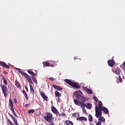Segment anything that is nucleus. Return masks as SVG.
Instances as JSON below:
<instances>
[{
	"label": "nucleus",
	"mask_w": 125,
	"mask_h": 125,
	"mask_svg": "<svg viewBox=\"0 0 125 125\" xmlns=\"http://www.w3.org/2000/svg\"><path fill=\"white\" fill-rule=\"evenodd\" d=\"M64 82L66 83L69 84V85H71V86H72V87H75V88L78 89L81 88V85H80V84L79 83L73 82L69 79L64 80Z\"/></svg>",
	"instance_id": "obj_1"
},
{
	"label": "nucleus",
	"mask_w": 125,
	"mask_h": 125,
	"mask_svg": "<svg viewBox=\"0 0 125 125\" xmlns=\"http://www.w3.org/2000/svg\"><path fill=\"white\" fill-rule=\"evenodd\" d=\"M46 116L43 117V119H44L45 121H46L47 122H51V121H53L52 114L50 113V112L46 113Z\"/></svg>",
	"instance_id": "obj_2"
},
{
	"label": "nucleus",
	"mask_w": 125,
	"mask_h": 125,
	"mask_svg": "<svg viewBox=\"0 0 125 125\" xmlns=\"http://www.w3.org/2000/svg\"><path fill=\"white\" fill-rule=\"evenodd\" d=\"M95 117L97 118H100L102 116V111L98 108V106L96 105L95 107Z\"/></svg>",
	"instance_id": "obj_3"
},
{
	"label": "nucleus",
	"mask_w": 125,
	"mask_h": 125,
	"mask_svg": "<svg viewBox=\"0 0 125 125\" xmlns=\"http://www.w3.org/2000/svg\"><path fill=\"white\" fill-rule=\"evenodd\" d=\"M1 89L4 94L5 97H7V87L4 84H1Z\"/></svg>",
	"instance_id": "obj_4"
},
{
	"label": "nucleus",
	"mask_w": 125,
	"mask_h": 125,
	"mask_svg": "<svg viewBox=\"0 0 125 125\" xmlns=\"http://www.w3.org/2000/svg\"><path fill=\"white\" fill-rule=\"evenodd\" d=\"M21 75L24 76L26 80H27L28 83H31V84H33V81H32V79H31V77L29 76V75H27V73L25 72L21 73Z\"/></svg>",
	"instance_id": "obj_5"
},
{
	"label": "nucleus",
	"mask_w": 125,
	"mask_h": 125,
	"mask_svg": "<svg viewBox=\"0 0 125 125\" xmlns=\"http://www.w3.org/2000/svg\"><path fill=\"white\" fill-rule=\"evenodd\" d=\"M74 102L75 105H77V106H81V107H83V106H86L85 104L82 103V102H81L77 99H74Z\"/></svg>",
	"instance_id": "obj_6"
},
{
	"label": "nucleus",
	"mask_w": 125,
	"mask_h": 125,
	"mask_svg": "<svg viewBox=\"0 0 125 125\" xmlns=\"http://www.w3.org/2000/svg\"><path fill=\"white\" fill-rule=\"evenodd\" d=\"M74 94H75V95L76 96V98H77L78 99H80V98H81L82 96H83L82 95V94H83V92L80 90L76 91L74 92Z\"/></svg>",
	"instance_id": "obj_7"
},
{
	"label": "nucleus",
	"mask_w": 125,
	"mask_h": 125,
	"mask_svg": "<svg viewBox=\"0 0 125 125\" xmlns=\"http://www.w3.org/2000/svg\"><path fill=\"white\" fill-rule=\"evenodd\" d=\"M76 120L79 122H83V121H84V122H87V118L85 117H79L77 118Z\"/></svg>",
	"instance_id": "obj_8"
},
{
	"label": "nucleus",
	"mask_w": 125,
	"mask_h": 125,
	"mask_svg": "<svg viewBox=\"0 0 125 125\" xmlns=\"http://www.w3.org/2000/svg\"><path fill=\"white\" fill-rule=\"evenodd\" d=\"M9 115L11 118H12L13 120V122H14V124H15V125H19V124H18V122H17V119H16V118H15L13 117V115L12 114L9 113Z\"/></svg>",
	"instance_id": "obj_9"
},
{
	"label": "nucleus",
	"mask_w": 125,
	"mask_h": 125,
	"mask_svg": "<svg viewBox=\"0 0 125 125\" xmlns=\"http://www.w3.org/2000/svg\"><path fill=\"white\" fill-rule=\"evenodd\" d=\"M116 62L113 59L109 60L108 62V64L110 67H113L115 65Z\"/></svg>",
	"instance_id": "obj_10"
},
{
	"label": "nucleus",
	"mask_w": 125,
	"mask_h": 125,
	"mask_svg": "<svg viewBox=\"0 0 125 125\" xmlns=\"http://www.w3.org/2000/svg\"><path fill=\"white\" fill-rule=\"evenodd\" d=\"M83 90H84L85 91H86L87 93L89 94H92L93 93V92H92V90L90 89H88L86 88V87H83Z\"/></svg>",
	"instance_id": "obj_11"
},
{
	"label": "nucleus",
	"mask_w": 125,
	"mask_h": 125,
	"mask_svg": "<svg viewBox=\"0 0 125 125\" xmlns=\"http://www.w3.org/2000/svg\"><path fill=\"white\" fill-rule=\"evenodd\" d=\"M40 94L41 96L42 97L43 99H44V100L47 101L48 99V97L45 95V94H44V93L42 92H40Z\"/></svg>",
	"instance_id": "obj_12"
},
{
	"label": "nucleus",
	"mask_w": 125,
	"mask_h": 125,
	"mask_svg": "<svg viewBox=\"0 0 125 125\" xmlns=\"http://www.w3.org/2000/svg\"><path fill=\"white\" fill-rule=\"evenodd\" d=\"M0 66H1L4 68H7V69H9L10 68L9 66L7 65V64H6L5 62H0Z\"/></svg>",
	"instance_id": "obj_13"
},
{
	"label": "nucleus",
	"mask_w": 125,
	"mask_h": 125,
	"mask_svg": "<svg viewBox=\"0 0 125 125\" xmlns=\"http://www.w3.org/2000/svg\"><path fill=\"white\" fill-rule=\"evenodd\" d=\"M81 101L83 102V103H84V102H86V101H88V100H89V98H86L84 96H82L81 97Z\"/></svg>",
	"instance_id": "obj_14"
},
{
	"label": "nucleus",
	"mask_w": 125,
	"mask_h": 125,
	"mask_svg": "<svg viewBox=\"0 0 125 125\" xmlns=\"http://www.w3.org/2000/svg\"><path fill=\"white\" fill-rule=\"evenodd\" d=\"M9 107L10 109L14 108V105H13V103L12 102V100H11V99L10 98L9 100Z\"/></svg>",
	"instance_id": "obj_15"
},
{
	"label": "nucleus",
	"mask_w": 125,
	"mask_h": 125,
	"mask_svg": "<svg viewBox=\"0 0 125 125\" xmlns=\"http://www.w3.org/2000/svg\"><path fill=\"white\" fill-rule=\"evenodd\" d=\"M112 71L113 72H114V73H115V74H116V75H117L118 76H120V75L121 74V70L118 67H117V69H116L115 70L112 69Z\"/></svg>",
	"instance_id": "obj_16"
},
{
	"label": "nucleus",
	"mask_w": 125,
	"mask_h": 125,
	"mask_svg": "<svg viewBox=\"0 0 125 125\" xmlns=\"http://www.w3.org/2000/svg\"><path fill=\"white\" fill-rule=\"evenodd\" d=\"M101 110L103 111L105 114H109V110H108L107 108L103 107L102 109H100Z\"/></svg>",
	"instance_id": "obj_17"
},
{
	"label": "nucleus",
	"mask_w": 125,
	"mask_h": 125,
	"mask_svg": "<svg viewBox=\"0 0 125 125\" xmlns=\"http://www.w3.org/2000/svg\"><path fill=\"white\" fill-rule=\"evenodd\" d=\"M52 86L55 89H57V90H62V89H63L62 87H59L55 84H53Z\"/></svg>",
	"instance_id": "obj_18"
},
{
	"label": "nucleus",
	"mask_w": 125,
	"mask_h": 125,
	"mask_svg": "<svg viewBox=\"0 0 125 125\" xmlns=\"http://www.w3.org/2000/svg\"><path fill=\"white\" fill-rule=\"evenodd\" d=\"M30 88V92L33 95H35V90H34V87H33V86L31 84H29Z\"/></svg>",
	"instance_id": "obj_19"
},
{
	"label": "nucleus",
	"mask_w": 125,
	"mask_h": 125,
	"mask_svg": "<svg viewBox=\"0 0 125 125\" xmlns=\"http://www.w3.org/2000/svg\"><path fill=\"white\" fill-rule=\"evenodd\" d=\"M27 72H28V74H30V75H31V76H32V77H36V74L35 73H34V72L32 71L31 70V69H28L27 70Z\"/></svg>",
	"instance_id": "obj_20"
},
{
	"label": "nucleus",
	"mask_w": 125,
	"mask_h": 125,
	"mask_svg": "<svg viewBox=\"0 0 125 125\" xmlns=\"http://www.w3.org/2000/svg\"><path fill=\"white\" fill-rule=\"evenodd\" d=\"M65 124L66 125H74V123L70 120L65 121Z\"/></svg>",
	"instance_id": "obj_21"
},
{
	"label": "nucleus",
	"mask_w": 125,
	"mask_h": 125,
	"mask_svg": "<svg viewBox=\"0 0 125 125\" xmlns=\"http://www.w3.org/2000/svg\"><path fill=\"white\" fill-rule=\"evenodd\" d=\"M51 110L53 113H54V114H57V113H58V111L57 110V109H56V107L54 106L52 107Z\"/></svg>",
	"instance_id": "obj_22"
},
{
	"label": "nucleus",
	"mask_w": 125,
	"mask_h": 125,
	"mask_svg": "<svg viewBox=\"0 0 125 125\" xmlns=\"http://www.w3.org/2000/svg\"><path fill=\"white\" fill-rule=\"evenodd\" d=\"M55 95L56 97H61V94H60L58 91H56L55 92Z\"/></svg>",
	"instance_id": "obj_23"
},
{
	"label": "nucleus",
	"mask_w": 125,
	"mask_h": 125,
	"mask_svg": "<svg viewBox=\"0 0 125 125\" xmlns=\"http://www.w3.org/2000/svg\"><path fill=\"white\" fill-rule=\"evenodd\" d=\"M88 118L89 122H92L93 121V117H92V115H91V114L89 115Z\"/></svg>",
	"instance_id": "obj_24"
},
{
	"label": "nucleus",
	"mask_w": 125,
	"mask_h": 125,
	"mask_svg": "<svg viewBox=\"0 0 125 125\" xmlns=\"http://www.w3.org/2000/svg\"><path fill=\"white\" fill-rule=\"evenodd\" d=\"M15 84L17 87H18V88H20V87H21V85L20 84V83L18 82V81H15Z\"/></svg>",
	"instance_id": "obj_25"
},
{
	"label": "nucleus",
	"mask_w": 125,
	"mask_h": 125,
	"mask_svg": "<svg viewBox=\"0 0 125 125\" xmlns=\"http://www.w3.org/2000/svg\"><path fill=\"white\" fill-rule=\"evenodd\" d=\"M98 105H99L98 109H101L103 108V107L102 106V102H101V101H99Z\"/></svg>",
	"instance_id": "obj_26"
},
{
	"label": "nucleus",
	"mask_w": 125,
	"mask_h": 125,
	"mask_svg": "<svg viewBox=\"0 0 125 125\" xmlns=\"http://www.w3.org/2000/svg\"><path fill=\"white\" fill-rule=\"evenodd\" d=\"M27 112L28 114H29V115H31V114H34V113H35V110L30 109V110H28Z\"/></svg>",
	"instance_id": "obj_27"
},
{
	"label": "nucleus",
	"mask_w": 125,
	"mask_h": 125,
	"mask_svg": "<svg viewBox=\"0 0 125 125\" xmlns=\"http://www.w3.org/2000/svg\"><path fill=\"white\" fill-rule=\"evenodd\" d=\"M13 114L14 115L15 117H17V115H16V113L14 111V108L13 107L12 108H10Z\"/></svg>",
	"instance_id": "obj_28"
},
{
	"label": "nucleus",
	"mask_w": 125,
	"mask_h": 125,
	"mask_svg": "<svg viewBox=\"0 0 125 125\" xmlns=\"http://www.w3.org/2000/svg\"><path fill=\"white\" fill-rule=\"evenodd\" d=\"M99 122H105V118H104L103 117H101L98 119Z\"/></svg>",
	"instance_id": "obj_29"
},
{
	"label": "nucleus",
	"mask_w": 125,
	"mask_h": 125,
	"mask_svg": "<svg viewBox=\"0 0 125 125\" xmlns=\"http://www.w3.org/2000/svg\"><path fill=\"white\" fill-rule=\"evenodd\" d=\"M2 80H3L4 84H5V85H7V81H6V79H5V78L3 77Z\"/></svg>",
	"instance_id": "obj_30"
},
{
	"label": "nucleus",
	"mask_w": 125,
	"mask_h": 125,
	"mask_svg": "<svg viewBox=\"0 0 125 125\" xmlns=\"http://www.w3.org/2000/svg\"><path fill=\"white\" fill-rule=\"evenodd\" d=\"M45 66H47V67H49V66H50V63L48 62H45L43 63V67H45Z\"/></svg>",
	"instance_id": "obj_31"
},
{
	"label": "nucleus",
	"mask_w": 125,
	"mask_h": 125,
	"mask_svg": "<svg viewBox=\"0 0 125 125\" xmlns=\"http://www.w3.org/2000/svg\"><path fill=\"white\" fill-rule=\"evenodd\" d=\"M82 110H83V113H84V114H85V115H87V112H86V109L83 106H82Z\"/></svg>",
	"instance_id": "obj_32"
},
{
	"label": "nucleus",
	"mask_w": 125,
	"mask_h": 125,
	"mask_svg": "<svg viewBox=\"0 0 125 125\" xmlns=\"http://www.w3.org/2000/svg\"><path fill=\"white\" fill-rule=\"evenodd\" d=\"M77 114L79 115V113H74L72 114V117H73V118H77Z\"/></svg>",
	"instance_id": "obj_33"
},
{
	"label": "nucleus",
	"mask_w": 125,
	"mask_h": 125,
	"mask_svg": "<svg viewBox=\"0 0 125 125\" xmlns=\"http://www.w3.org/2000/svg\"><path fill=\"white\" fill-rule=\"evenodd\" d=\"M86 107L87 108V109H90L91 108V104H87Z\"/></svg>",
	"instance_id": "obj_34"
},
{
	"label": "nucleus",
	"mask_w": 125,
	"mask_h": 125,
	"mask_svg": "<svg viewBox=\"0 0 125 125\" xmlns=\"http://www.w3.org/2000/svg\"><path fill=\"white\" fill-rule=\"evenodd\" d=\"M93 99L95 101V102H98V99L97 98V97H96V96H94Z\"/></svg>",
	"instance_id": "obj_35"
},
{
	"label": "nucleus",
	"mask_w": 125,
	"mask_h": 125,
	"mask_svg": "<svg viewBox=\"0 0 125 125\" xmlns=\"http://www.w3.org/2000/svg\"><path fill=\"white\" fill-rule=\"evenodd\" d=\"M33 82L35 83H38V81H37V79H36V78L33 77Z\"/></svg>",
	"instance_id": "obj_36"
},
{
	"label": "nucleus",
	"mask_w": 125,
	"mask_h": 125,
	"mask_svg": "<svg viewBox=\"0 0 125 125\" xmlns=\"http://www.w3.org/2000/svg\"><path fill=\"white\" fill-rule=\"evenodd\" d=\"M118 79L119 80L120 83H122L123 82V79H122V77L121 76H119Z\"/></svg>",
	"instance_id": "obj_37"
},
{
	"label": "nucleus",
	"mask_w": 125,
	"mask_h": 125,
	"mask_svg": "<svg viewBox=\"0 0 125 125\" xmlns=\"http://www.w3.org/2000/svg\"><path fill=\"white\" fill-rule=\"evenodd\" d=\"M60 116H62V117H65V116H66V114L64 113H61V114H60Z\"/></svg>",
	"instance_id": "obj_38"
},
{
	"label": "nucleus",
	"mask_w": 125,
	"mask_h": 125,
	"mask_svg": "<svg viewBox=\"0 0 125 125\" xmlns=\"http://www.w3.org/2000/svg\"><path fill=\"white\" fill-rule=\"evenodd\" d=\"M49 80H50V81H52V82H54V78H53V77H50L49 78Z\"/></svg>",
	"instance_id": "obj_39"
},
{
	"label": "nucleus",
	"mask_w": 125,
	"mask_h": 125,
	"mask_svg": "<svg viewBox=\"0 0 125 125\" xmlns=\"http://www.w3.org/2000/svg\"><path fill=\"white\" fill-rule=\"evenodd\" d=\"M17 69L19 70V72H20L21 75H22V73L24 72L22 71H21V69L17 68Z\"/></svg>",
	"instance_id": "obj_40"
},
{
	"label": "nucleus",
	"mask_w": 125,
	"mask_h": 125,
	"mask_svg": "<svg viewBox=\"0 0 125 125\" xmlns=\"http://www.w3.org/2000/svg\"><path fill=\"white\" fill-rule=\"evenodd\" d=\"M48 123H50L49 125H54V123H53V122H52V121H51L50 122H48Z\"/></svg>",
	"instance_id": "obj_41"
},
{
	"label": "nucleus",
	"mask_w": 125,
	"mask_h": 125,
	"mask_svg": "<svg viewBox=\"0 0 125 125\" xmlns=\"http://www.w3.org/2000/svg\"><path fill=\"white\" fill-rule=\"evenodd\" d=\"M24 96H25L26 100H28V95L27 94V93L24 94Z\"/></svg>",
	"instance_id": "obj_42"
},
{
	"label": "nucleus",
	"mask_w": 125,
	"mask_h": 125,
	"mask_svg": "<svg viewBox=\"0 0 125 125\" xmlns=\"http://www.w3.org/2000/svg\"><path fill=\"white\" fill-rule=\"evenodd\" d=\"M96 125H102L101 124V122L98 121V123H96Z\"/></svg>",
	"instance_id": "obj_43"
},
{
	"label": "nucleus",
	"mask_w": 125,
	"mask_h": 125,
	"mask_svg": "<svg viewBox=\"0 0 125 125\" xmlns=\"http://www.w3.org/2000/svg\"><path fill=\"white\" fill-rule=\"evenodd\" d=\"M25 89H26V91H29V89H28V87H27V86H25Z\"/></svg>",
	"instance_id": "obj_44"
},
{
	"label": "nucleus",
	"mask_w": 125,
	"mask_h": 125,
	"mask_svg": "<svg viewBox=\"0 0 125 125\" xmlns=\"http://www.w3.org/2000/svg\"><path fill=\"white\" fill-rule=\"evenodd\" d=\"M22 92H23V94H26V91H25V90H22Z\"/></svg>",
	"instance_id": "obj_45"
},
{
	"label": "nucleus",
	"mask_w": 125,
	"mask_h": 125,
	"mask_svg": "<svg viewBox=\"0 0 125 125\" xmlns=\"http://www.w3.org/2000/svg\"><path fill=\"white\" fill-rule=\"evenodd\" d=\"M57 100H58V102H60V98H59V97H58L57 98Z\"/></svg>",
	"instance_id": "obj_46"
},
{
	"label": "nucleus",
	"mask_w": 125,
	"mask_h": 125,
	"mask_svg": "<svg viewBox=\"0 0 125 125\" xmlns=\"http://www.w3.org/2000/svg\"><path fill=\"white\" fill-rule=\"evenodd\" d=\"M15 104H16V103H17V100H16V99H15Z\"/></svg>",
	"instance_id": "obj_47"
},
{
	"label": "nucleus",
	"mask_w": 125,
	"mask_h": 125,
	"mask_svg": "<svg viewBox=\"0 0 125 125\" xmlns=\"http://www.w3.org/2000/svg\"><path fill=\"white\" fill-rule=\"evenodd\" d=\"M50 66H51V67H54V64H52L51 65L50 64Z\"/></svg>",
	"instance_id": "obj_48"
},
{
	"label": "nucleus",
	"mask_w": 125,
	"mask_h": 125,
	"mask_svg": "<svg viewBox=\"0 0 125 125\" xmlns=\"http://www.w3.org/2000/svg\"><path fill=\"white\" fill-rule=\"evenodd\" d=\"M4 74H7V72H6V71H4Z\"/></svg>",
	"instance_id": "obj_49"
},
{
	"label": "nucleus",
	"mask_w": 125,
	"mask_h": 125,
	"mask_svg": "<svg viewBox=\"0 0 125 125\" xmlns=\"http://www.w3.org/2000/svg\"><path fill=\"white\" fill-rule=\"evenodd\" d=\"M124 65L125 67V62H124Z\"/></svg>",
	"instance_id": "obj_50"
},
{
	"label": "nucleus",
	"mask_w": 125,
	"mask_h": 125,
	"mask_svg": "<svg viewBox=\"0 0 125 125\" xmlns=\"http://www.w3.org/2000/svg\"><path fill=\"white\" fill-rule=\"evenodd\" d=\"M27 105H28V104H25V107H27Z\"/></svg>",
	"instance_id": "obj_51"
}]
</instances>
